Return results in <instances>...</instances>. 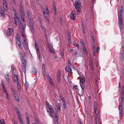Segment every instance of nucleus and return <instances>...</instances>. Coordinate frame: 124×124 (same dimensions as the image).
I'll return each instance as SVG.
<instances>
[{"instance_id":"nucleus-25","label":"nucleus","mask_w":124,"mask_h":124,"mask_svg":"<svg viewBox=\"0 0 124 124\" xmlns=\"http://www.w3.org/2000/svg\"><path fill=\"white\" fill-rule=\"evenodd\" d=\"M35 48L36 49V51H40L39 46L36 43V42L35 41Z\"/></svg>"},{"instance_id":"nucleus-40","label":"nucleus","mask_w":124,"mask_h":124,"mask_svg":"<svg viewBox=\"0 0 124 124\" xmlns=\"http://www.w3.org/2000/svg\"><path fill=\"white\" fill-rule=\"evenodd\" d=\"M50 85L52 86H53L54 84L52 79L49 81Z\"/></svg>"},{"instance_id":"nucleus-51","label":"nucleus","mask_w":124,"mask_h":124,"mask_svg":"<svg viewBox=\"0 0 124 124\" xmlns=\"http://www.w3.org/2000/svg\"><path fill=\"white\" fill-rule=\"evenodd\" d=\"M77 52L75 50L73 52V54L74 55H77Z\"/></svg>"},{"instance_id":"nucleus-1","label":"nucleus","mask_w":124,"mask_h":124,"mask_svg":"<svg viewBox=\"0 0 124 124\" xmlns=\"http://www.w3.org/2000/svg\"><path fill=\"white\" fill-rule=\"evenodd\" d=\"M121 9L119 10V12L118 13V19H119V27L121 31L123 30V20L122 18V12L123 11V7L121 6Z\"/></svg>"},{"instance_id":"nucleus-39","label":"nucleus","mask_w":124,"mask_h":124,"mask_svg":"<svg viewBox=\"0 0 124 124\" xmlns=\"http://www.w3.org/2000/svg\"><path fill=\"white\" fill-rule=\"evenodd\" d=\"M92 47L93 51H96V47L95 43L93 44Z\"/></svg>"},{"instance_id":"nucleus-45","label":"nucleus","mask_w":124,"mask_h":124,"mask_svg":"<svg viewBox=\"0 0 124 124\" xmlns=\"http://www.w3.org/2000/svg\"><path fill=\"white\" fill-rule=\"evenodd\" d=\"M57 80L58 83L59 84H61V81L60 78H57Z\"/></svg>"},{"instance_id":"nucleus-54","label":"nucleus","mask_w":124,"mask_h":124,"mask_svg":"<svg viewBox=\"0 0 124 124\" xmlns=\"http://www.w3.org/2000/svg\"><path fill=\"white\" fill-rule=\"evenodd\" d=\"M25 85L26 87H28L29 84L28 82L26 81Z\"/></svg>"},{"instance_id":"nucleus-56","label":"nucleus","mask_w":124,"mask_h":124,"mask_svg":"<svg viewBox=\"0 0 124 124\" xmlns=\"http://www.w3.org/2000/svg\"><path fill=\"white\" fill-rule=\"evenodd\" d=\"M100 49V47L99 46L97 47V53H98L99 52Z\"/></svg>"},{"instance_id":"nucleus-42","label":"nucleus","mask_w":124,"mask_h":124,"mask_svg":"<svg viewBox=\"0 0 124 124\" xmlns=\"http://www.w3.org/2000/svg\"><path fill=\"white\" fill-rule=\"evenodd\" d=\"M26 122H30L29 117L28 116V115L27 114L26 115Z\"/></svg>"},{"instance_id":"nucleus-26","label":"nucleus","mask_w":124,"mask_h":124,"mask_svg":"<svg viewBox=\"0 0 124 124\" xmlns=\"http://www.w3.org/2000/svg\"><path fill=\"white\" fill-rule=\"evenodd\" d=\"M32 72L34 73L36 75H37V71L36 69L33 68L32 69Z\"/></svg>"},{"instance_id":"nucleus-23","label":"nucleus","mask_w":124,"mask_h":124,"mask_svg":"<svg viewBox=\"0 0 124 124\" xmlns=\"http://www.w3.org/2000/svg\"><path fill=\"white\" fill-rule=\"evenodd\" d=\"M16 83L18 89L19 91H20L21 90V86L19 81L16 82Z\"/></svg>"},{"instance_id":"nucleus-33","label":"nucleus","mask_w":124,"mask_h":124,"mask_svg":"<svg viewBox=\"0 0 124 124\" xmlns=\"http://www.w3.org/2000/svg\"><path fill=\"white\" fill-rule=\"evenodd\" d=\"M36 53L37 54L38 57L39 59H40V54L39 53V51H36Z\"/></svg>"},{"instance_id":"nucleus-59","label":"nucleus","mask_w":124,"mask_h":124,"mask_svg":"<svg viewBox=\"0 0 124 124\" xmlns=\"http://www.w3.org/2000/svg\"><path fill=\"white\" fill-rule=\"evenodd\" d=\"M68 40H71V36L69 34L68 35Z\"/></svg>"},{"instance_id":"nucleus-61","label":"nucleus","mask_w":124,"mask_h":124,"mask_svg":"<svg viewBox=\"0 0 124 124\" xmlns=\"http://www.w3.org/2000/svg\"><path fill=\"white\" fill-rule=\"evenodd\" d=\"M73 88L74 89L75 88L76 89H78V86L77 85H75L73 87Z\"/></svg>"},{"instance_id":"nucleus-46","label":"nucleus","mask_w":124,"mask_h":124,"mask_svg":"<svg viewBox=\"0 0 124 124\" xmlns=\"http://www.w3.org/2000/svg\"><path fill=\"white\" fill-rule=\"evenodd\" d=\"M80 85L82 89H84L85 87V85L83 84H80Z\"/></svg>"},{"instance_id":"nucleus-14","label":"nucleus","mask_w":124,"mask_h":124,"mask_svg":"<svg viewBox=\"0 0 124 124\" xmlns=\"http://www.w3.org/2000/svg\"><path fill=\"white\" fill-rule=\"evenodd\" d=\"M14 30H13L9 28L7 31V35L8 36H9L11 34L12 32H13Z\"/></svg>"},{"instance_id":"nucleus-58","label":"nucleus","mask_w":124,"mask_h":124,"mask_svg":"<svg viewBox=\"0 0 124 124\" xmlns=\"http://www.w3.org/2000/svg\"><path fill=\"white\" fill-rule=\"evenodd\" d=\"M23 46L24 48L26 49V50H27V45L26 44H24L23 45Z\"/></svg>"},{"instance_id":"nucleus-60","label":"nucleus","mask_w":124,"mask_h":124,"mask_svg":"<svg viewBox=\"0 0 124 124\" xmlns=\"http://www.w3.org/2000/svg\"><path fill=\"white\" fill-rule=\"evenodd\" d=\"M68 65L69 66H70L71 65V63L70 62V61L69 60H68Z\"/></svg>"},{"instance_id":"nucleus-13","label":"nucleus","mask_w":124,"mask_h":124,"mask_svg":"<svg viewBox=\"0 0 124 124\" xmlns=\"http://www.w3.org/2000/svg\"><path fill=\"white\" fill-rule=\"evenodd\" d=\"M46 104L47 105V106L48 108L49 109L50 111H51V112L52 113H54V110H53L52 108H51V106L49 104V103L48 102H46Z\"/></svg>"},{"instance_id":"nucleus-4","label":"nucleus","mask_w":124,"mask_h":124,"mask_svg":"<svg viewBox=\"0 0 124 124\" xmlns=\"http://www.w3.org/2000/svg\"><path fill=\"white\" fill-rule=\"evenodd\" d=\"M19 26L22 33V36L23 37V41L26 42V38L25 34V31L24 30V26L23 27L22 24V26L21 27H20V26Z\"/></svg>"},{"instance_id":"nucleus-35","label":"nucleus","mask_w":124,"mask_h":124,"mask_svg":"<svg viewBox=\"0 0 124 124\" xmlns=\"http://www.w3.org/2000/svg\"><path fill=\"white\" fill-rule=\"evenodd\" d=\"M63 104V108L64 109H65L66 108V103L65 101H62Z\"/></svg>"},{"instance_id":"nucleus-36","label":"nucleus","mask_w":124,"mask_h":124,"mask_svg":"<svg viewBox=\"0 0 124 124\" xmlns=\"http://www.w3.org/2000/svg\"><path fill=\"white\" fill-rule=\"evenodd\" d=\"M12 92L13 93L14 96L16 95V94H17V92L16 91V90H13V89H12Z\"/></svg>"},{"instance_id":"nucleus-24","label":"nucleus","mask_w":124,"mask_h":124,"mask_svg":"<svg viewBox=\"0 0 124 124\" xmlns=\"http://www.w3.org/2000/svg\"><path fill=\"white\" fill-rule=\"evenodd\" d=\"M0 9V13L1 15L3 16H4L5 15L4 13V9H2V8H1Z\"/></svg>"},{"instance_id":"nucleus-16","label":"nucleus","mask_w":124,"mask_h":124,"mask_svg":"<svg viewBox=\"0 0 124 124\" xmlns=\"http://www.w3.org/2000/svg\"><path fill=\"white\" fill-rule=\"evenodd\" d=\"M20 57L21 59V61L22 63L23 62H26L24 58V57L23 56V55L22 53H21L20 54Z\"/></svg>"},{"instance_id":"nucleus-43","label":"nucleus","mask_w":124,"mask_h":124,"mask_svg":"<svg viewBox=\"0 0 124 124\" xmlns=\"http://www.w3.org/2000/svg\"><path fill=\"white\" fill-rule=\"evenodd\" d=\"M1 83H2V87L3 89H4V88H5L4 83L3 82V81L2 80H1Z\"/></svg>"},{"instance_id":"nucleus-11","label":"nucleus","mask_w":124,"mask_h":124,"mask_svg":"<svg viewBox=\"0 0 124 124\" xmlns=\"http://www.w3.org/2000/svg\"><path fill=\"white\" fill-rule=\"evenodd\" d=\"M74 6L76 8H79L81 6V3L79 1H76L75 3Z\"/></svg>"},{"instance_id":"nucleus-19","label":"nucleus","mask_w":124,"mask_h":124,"mask_svg":"<svg viewBox=\"0 0 124 124\" xmlns=\"http://www.w3.org/2000/svg\"><path fill=\"white\" fill-rule=\"evenodd\" d=\"M97 103L96 101H94V108L95 112L97 111Z\"/></svg>"},{"instance_id":"nucleus-20","label":"nucleus","mask_w":124,"mask_h":124,"mask_svg":"<svg viewBox=\"0 0 124 124\" xmlns=\"http://www.w3.org/2000/svg\"><path fill=\"white\" fill-rule=\"evenodd\" d=\"M14 76V81H15L16 83L19 82L18 81V78L17 75H15Z\"/></svg>"},{"instance_id":"nucleus-28","label":"nucleus","mask_w":124,"mask_h":124,"mask_svg":"<svg viewBox=\"0 0 124 124\" xmlns=\"http://www.w3.org/2000/svg\"><path fill=\"white\" fill-rule=\"evenodd\" d=\"M6 79V80L7 81L8 83H10V79L9 78V75H5Z\"/></svg>"},{"instance_id":"nucleus-47","label":"nucleus","mask_w":124,"mask_h":124,"mask_svg":"<svg viewBox=\"0 0 124 124\" xmlns=\"http://www.w3.org/2000/svg\"><path fill=\"white\" fill-rule=\"evenodd\" d=\"M6 95V97L7 98V99L8 100H9V95L8 93H7L6 94H5Z\"/></svg>"},{"instance_id":"nucleus-3","label":"nucleus","mask_w":124,"mask_h":124,"mask_svg":"<svg viewBox=\"0 0 124 124\" xmlns=\"http://www.w3.org/2000/svg\"><path fill=\"white\" fill-rule=\"evenodd\" d=\"M13 11V12L14 13V20L15 21V23L16 25H17V23L18 24L19 26H20V27L22 26V22L21 21L20 19L18 18H17V14L16 13V12L15 10V8L14 7H13L12 9Z\"/></svg>"},{"instance_id":"nucleus-9","label":"nucleus","mask_w":124,"mask_h":124,"mask_svg":"<svg viewBox=\"0 0 124 124\" xmlns=\"http://www.w3.org/2000/svg\"><path fill=\"white\" fill-rule=\"evenodd\" d=\"M76 14L75 11L73 10L72 11L70 14V17L71 19L73 20H74L75 19Z\"/></svg>"},{"instance_id":"nucleus-52","label":"nucleus","mask_w":124,"mask_h":124,"mask_svg":"<svg viewBox=\"0 0 124 124\" xmlns=\"http://www.w3.org/2000/svg\"><path fill=\"white\" fill-rule=\"evenodd\" d=\"M3 89L4 93H5V94H6L7 93H8L6 88H4V89Z\"/></svg>"},{"instance_id":"nucleus-21","label":"nucleus","mask_w":124,"mask_h":124,"mask_svg":"<svg viewBox=\"0 0 124 124\" xmlns=\"http://www.w3.org/2000/svg\"><path fill=\"white\" fill-rule=\"evenodd\" d=\"M16 42H21L20 37L19 36L18 34H17L16 37Z\"/></svg>"},{"instance_id":"nucleus-64","label":"nucleus","mask_w":124,"mask_h":124,"mask_svg":"<svg viewBox=\"0 0 124 124\" xmlns=\"http://www.w3.org/2000/svg\"><path fill=\"white\" fill-rule=\"evenodd\" d=\"M38 118H37V117H36L35 118V121L36 122V123H38Z\"/></svg>"},{"instance_id":"nucleus-5","label":"nucleus","mask_w":124,"mask_h":124,"mask_svg":"<svg viewBox=\"0 0 124 124\" xmlns=\"http://www.w3.org/2000/svg\"><path fill=\"white\" fill-rule=\"evenodd\" d=\"M120 95L121 99L119 101V103L121 102L122 103H123L124 100V86L123 85L122 86Z\"/></svg>"},{"instance_id":"nucleus-22","label":"nucleus","mask_w":124,"mask_h":124,"mask_svg":"<svg viewBox=\"0 0 124 124\" xmlns=\"http://www.w3.org/2000/svg\"><path fill=\"white\" fill-rule=\"evenodd\" d=\"M85 82V78L84 77H83L81 79L80 81V84H83Z\"/></svg>"},{"instance_id":"nucleus-50","label":"nucleus","mask_w":124,"mask_h":124,"mask_svg":"<svg viewBox=\"0 0 124 124\" xmlns=\"http://www.w3.org/2000/svg\"><path fill=\"white\" fill-rule=\"evenodd\" d=\"M58 108L59 110L61 109L60 104L59 103H58Z\"/></svg>"},{"instance_id":"nucleus-30","label":"nucleus","mask_w":124,"mask_h":124,"mask_svg":"<svg viewBox=\"0 0 124 124\" xmlns=\"http://www.w3.org/2000/svg\"><path fill=\"white\" fill-rule=\"evenodd\" d=\"M80 43H81V46L82 48H83L84 47V46H86L85 44L84 43V42L83 40H81L80 41Z\"/></svg>"},{"instance_id":"nucleus-55","label":"nucleus","mask_w":124,"mask_h":124,"mask_svg":"<svg viewBox=\"0 0 124 124\" xmlns=\"http://www.w3.org/2000/svg\"><path fill=\"white\" fill-rule=\"evenodd\" d=\"M92 41L93 42V43H95L94 38L93 36H92Z\"/></svg>"},{"instance_id":"nucleus-27","label":"nucleus","mask_w":124,"mask_h":124,"mask_svg":"<svg viewBox=\"0 0 124 124\" xmlns=\"http://www.w3.org/2000/svg\"><path fill=\"white\" fill-rule=\"evenodd\" d=\"M17 43L18 45V46L19 47V48L20 49V48H21V49L22 50H23V48L21 47V44L22 42H17Z\"/></svg>"},{"instance_id":"nucleus-10","label":"nucleus","mask_w":124,"mask_h":124,"mask_svg":"<svg viewBox=\"0 0 124 124\" xmlns=\"http://www.w3.org/2000/svg\"><path fill=\"white\" fill-rule=\"evenodd\" d=\"M22 71L24 73H26V62H22Z\"/></svg>"},{"instance_id":"nucleus-17","label":"nucleus","mask_w":124,"mask_h":124,"mask_svg":"<svg viewBox=\"0 0 124 124\" xmlns=\"http://www.w3.org/2000/svg\"><path fill=\"white\" fill-rule=\"evenodd\" d=\"M58 114H57L56 115H55L54 117L55 124H58Z\"/></svg>"},{"instance_id":"nucleus-62","label":"nucleus","mask_w":124,"mask_h":124,"mask_svg":"<svg viewBox=\"0 0 124 124\" xmlns=\"http://www.w3.org/2000/svg\"><path fill=\"white\" fill-rule=\"evenodd\" d=\"M73 51V49H68V51L69 52H71Z\"/></svg>"},{"instance_id":"nucleus-8","label":"nucleus","mask_w":124,"mask_h":124,"mask_svg":"<svg viewBox=\"0 0 124 124\" xmlns=\"http://www.w3.org/2000/svg\"><path fill=\"white\" fill-rule=\"evenodd\" d=\"M124 53V45H122L121 50V54L120 55V59L121 60L123 56V54Z\"/></svg>"},{"instance_id":"nucleus-48","label":"nucleus","mask_w":124,"mask_h":124,"mask_svg":"<svg viewBox=\"0 0 124 124\" xmlns=\"http://www.w3.org/2000/svg\"><path fill=\"white\" fill-rule=\"evenodd\" d=\"M47 112L48 113H49V115L51 117H53V115H52V114L53 113H52L51 112V111H47Z\"/></svg>"},{"instance_id":"nucleus-49","label":"nucleus","mask_w":124,"mask_h":124,"mask_svg":"<svg viewBox=\"0 0 124 124\" xmlns=\"http://www.w3.org/2000/svg\"><path fill=\"white\" fill-rule=\"evenodd\" d=\"M20 9L21 10V9H23V7L22 4L21 2L20 5Z\"/></svg>"},{"instance_id":"nucleus-44","label":"nucleus","mask_w":124,"mask_h":124,"mask_svg":"<svg viewBox=\"0 0 124 124\" xmlns=\"http://www.w3.org/2000/svg\"><path fill=\"white\" fill-rule=\"evenodd\" d=\"M95 120H97V114L96 111L95 112Z\"/></svg>"},{"instance_id":"nucleus-37","label":"nucleus","mask_w":124,"mask_h":124,"mask_svg":"<svg viewBox=\"0 0 124 124\" xmlns=\"http://www.w3.org/2000/svg\"><path fill=\"white\" fill-rule=\"evenodd\" d=\"M5 122L4 119H1L0 121V124H5Z\"/></svg>"},{"instance_id":"nucleus-29","label":"nucleus","mask_w":124,"mask_h":124,"mask_svg":"<svg viewBox=\"0 0 124 124\" xmlns=\"http://www.w3.org/2000/svg\"><path fill=\"white\" fill-rule=\"evenodd\" d=\"M43 74L44 77V78L45 79H46V73L45 72V70H43Z\"/></svg>"},{"instance_id":"nucleus-41","label":"nucleus","mask_w":124,"mask_h":124,"mask_svg":"<svg viewBox=\"0 0 124 124\" xmlns=\"http://www.w3.org/2000/svg\"><path fill=\"white\" fill-rule=\"evenodd\" d=\"M76 9H77V13L78 14H79L81 12V8Z\"/></svg>"},{"instance_id":"nucleus-7","label":"nucleus","mask_w":124,"mask_h":124,"mask_svg":"<svg viewBox=\"0 0 124 124\" xmlns=\"http://www.w3.org/2000/svg\"><path fill=\"white\" fill-rule=\"evenodd\" d=\"M20 15H21V18L23 21L24 22V16L25 14L24 13V11L23 9H21L20 10Z\"/></svg>"},{"instance_id":"nucleus-57","label":"nucleus","mask_w":124,"mask_h":124,"mask_svg":"<svg viewBox=\"0 0 124 124\" xmlns=\"http://www.w3.org/2000/svg\"><path fill=\"white\" fill-rule=\"evenodd\" d=\"M19 120L21 124H23V121L22 119H19Z\"/></svg>"},{"instance_id":"nucleus-53","label":"nucleus","mask_w":124,"mask_h":124,"mask_svg":"<svg viewBox=\"0 0 124 124\" xmlns=\"http://www.w3.org/2000/svg\"><path fill=\"white\" fill-rule=\"evenodd\" d=\"M61 74L60 72H58L57 74V78H60Z\"/></svg>"},{"instance_id":"nucleus-12","label":"nucleus","mask_w":124,"mask_h":124,"mask_svg":"<svg viewBox=\"0 0 124 124\" xmlns=\"http://www.w3.org/2000/svg\"><path fill=\"white\" fill-rule=\"evenodd\" d=\"M3 9L5 10H6L8 9L7 2L6 0H3Z\"/></svg>"},{"instance_id":"nucleus-34","label":"nucleus","mask_w":124,"mask_h":124,"mask_svg":"<svg viewBox=\"0 0 124 124\" xmlns=\"http://www.w3.org/2000/svg\"><path fill=\"white\" fill-rule=\"evenodd\" d=\"M27 15L28 16V19L32 18L31 15L29 14V13L28 11L27 12Z\"/></svg>"},{"instance_id":"nucleus-38","label":"nucleus","mask_w":124,"mask_h":124,"mask_svg":"<svg viewBox=\"0 0 124 124\" xmlns=\"http://www.w3.org/2000/svg\"><path fill=\"white\" fill-rule=\"evenodd\" d=\"M47 77V79L48 81H49L50 80L52 79V78H51L50 77L48 74H47L46 75V77Z\"/></svg>"},{"instance_id":"nucleus-63","label":"nucleus","mask_w":124,"mask_h":124,"mask_svg":"<svg viewBox=\"0 0 124 124\" xmlns=\"http://www.w3.org/2000/svg\"><path fill=\"white\" fill-rule=\"evenodd\" d=\"M64 50L63 51H61V53L62 55V56H64Z\"/></svg>"},{"instance_id":"nucleus-6","label":"nucleus","mask_w":124,"mask_h":124,"mask_svg":"<svg viewBox=\"0 0 124 124\" xmlns=\"http://www.w3.org/2000/svg\"><path fill=\"white\" fill-rule=\"evenodd\" d=\"M123 104L121 102H120L119 103V116L120 117L122 116L123 114L122 108V104Z\"/></svg>"},{"instance_id":"nucleus-18","label":"nucleus","mask_w":124,"mask_h":124,"mask_svg":"<svg viewBox=\"0 0 124 124\" xmlns=\"http://www.w3.org/2000/svg\"><path fill=\"white\" fill-rule=\"evenodd\" d=\"M65 70L67 72H68L70 73L71 71L72 70L70 67L69 66H67L65 67Z\"/></svg>"},{"instance_id":"nucleus-32","label":"nucleus","mask_w":124,"mask_h":124,"mask_svg":"<svg viewBox=\"0 0 124 124\" xmlns=\"http://www.w3.org/2000/svg\"><path fill=\"white\" fill-rule=\"evenodd\" d=\"M14 97L17 101L19 102V99L17 94H16V95H14Z\"/></svg>"},{"instance_id":"nucleus-2","label":"nucleus","mask_w":124,"mask_h":124,"mask_svg":"<svg viewBox=\"0 0 124 124\" xmlns=\"http://www.w3.org/2000/svg\"><path fill=\"white\" fill-rule=\"evenodd\" d=\"M40 7L41 8V9L42 12L44 15L45 19L48 22H49V21L48 18V16H49V12L47 6H46V10L42 5Z\"/></svg>"},{"instance_id":"nucleus-31","label":"nucleus","mask_w":124,"mask_h":124,"mask_svg":"<svg viewBox=\"0 0 124 124\" xmlns=\"http://www.w3.org/2000/svg\"><path fill=\"white\" fill-rule=\"evenodd\" d=\"M84 52L86 54H88V52L86 49V46H84V47L82 48Z\"/></svg>"},{"instance_id":"nucleus-15","label":"nucleus","mask_w":124,"mask_h":124,"mask_svg":"<svg viewBox=\"0 0 124 124\" xmlns=\"http://www.w3.org/2000/svg\"><path fill=\"white\" fill-rule=\"evenodd\" d=\"M30 25V26L31 29V31L32 33H33L34 32V27L33 25V23H29Z\"/></svg>"}]
</instances>
